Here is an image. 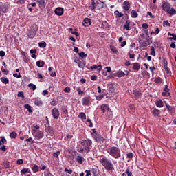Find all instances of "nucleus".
<instances>
[{
	"label": "nucleus",
	"instance_id": "obj_1",
	"mask_svg": "<svg viewBox=\"0 0 176 176\" xmlns=\"http://www.w3.org/2000/svg\"><path fill=\"white\" fill-rule=\"evenodd\" d=\"M99 162L102 164V166H103V167H104L105 170H107V171H112V170L115 169V166H113L112 161H111V160H109V158H107V157L105 156L100 158Z\"/></svg>",
	"mask_w": 176,
	"mask_h": 176
},
{
	"label": "nucleus",
	"instance_id": "obj_2",
	"mask_svg": "<svg viewBox=\"0 0 176 176\" xmlns=\"http://www.w3.org/2000/svg\"><path fill=\"white\" fill-rule=\"evenodd\" d=\"M81 147L80 148L79 152H86V153H89L90 152V148H91V145L93 142L89 139L83 140L80 142Z\"/></svg>",
	"mask_w": 176,
	"mask_h": 176
},
{
	"label": "nucleus",
	"instance_id": "obj_3",
	"mask_svg": "<svg viewBox=\"0 0 176 176\" xmlns=\"http://www.w3.org/2000/svg\"><path fill=\"white\" fill-rule=\"evenodd\" d=\"M162 10L166 12L170 16H174L176 14V10L174 9V7H171V5L168 2H163L162 5Z\"/></svg>",
	"mask_w": 176,
	"mask_h": 176
},
{
	"label": "nucleus",
	"instance_id": "obj_4",
	"mask_svg": "<svg viewBox=\"0 0 176 176\" xmlns=\"http://www.w3.org/2000/svg\"><path fill=\"white\" fill-rule=\"evenodd\" d=\"M107 153L110 155V156H112L114 159H119L121 157V153H120V148L116 147V146H112L109 148L107 150Z\"/></svg>",
	"mask_w": 176,
	"mask_h": 176
},
{
	"label": "nucleus",
	"instance_id": "obj_5",
	"mask_svg": "<svg viewBox=\"0 0 176 176\" xmlns=\"http://www.w3.org/2000/svg\"><path fill=\"white\" fill-rule=\"evenodd\" d=\"M32 134L36 138V140H41V138H43V132L42 131H38L35 129L32 130Z\"/></svg>",
	"mask_w": 176,
	"mask_h": 176
},
{
	"label": "nucleus",
	"instance_id": "obj_6",
	"mask_svg": "<svg viewBox=\"0 0 176 176\" xmlns=\"http://www.w3.org/2000/svg\"><path fill=\"white\" fill-rule=\"evenodd\" d=\"M100 109L103 113H105V112H109V113H112L111 108H109V105L108 104H102L100 106Z\"/></svg>",
	"mask_w": 176,
	"mask_h": 176
},
{
	"label": "nucleus",
	"instance_id": "obj_7",
	"mask_svg": "<svg viewBox=\"0 0 176 176\" xmlns=\"http://www.w3.org/2000/svg\"><path fill=\"white\" fill-rule=\"evenodd\" d=\"M52 116L55 119H58L60 117V111H58V109L57 108H54L52 110Z\"/></svg>",
	"mask_w": 176,
	"mask_h": 176
},
{
	"label": "nucleus",
	"instance_id": "obj_8",
	"mask_svg": "<svg viewBox=\"0 0 176 176\" xmlns=\"http://www.w3.org/2000/svg\"><path fill=\"white\" fill-rule=\"evenodd\" d=\"M93 138L95 140V141H96V142H101L105 140V139H104V138L98 133L94 135Z\"/></svg>",
	"mask_w": 176,
	"mask_h": 176
},
{
	"label": "nucleus",
	"instance_id": "obj_9",
	"mask_svg": "<svg viewBox=\"0 0 176 176\" xmlns=\"http://www.w3.org/2000/svg\"><path fill=\"white\" fill-rule=\"evenodd\" d=\"M131 6V3H130V1H125L123 3L122 8L124 9V10L129 12V10H130Z\"/></svg>",
	"mask_w": 176,
	"mask_h": 176
},
{
	"label": "nucleus",
	"instance_id": "obj_10",
	"mask_svg": "<svg viewBox=\"0 0 176 176\" xmlns=\"http://www.w3.org/2000/svg\"><path fill=\"white\" fill-rule=\"evenodd\" d=\"M55 14L57 16H63L64 14V9L61 7H58L55 10Z\"/></svg>",
	"mask_w": 176,
	"mask_h": 176
},
{
	"label": "nucleus",
	"instance_id": "obj_11",
	"mask_svg": "<svg viewBox=\"0 0 176 176\" xmlns=\"http://www.w3.org/2000/svg\"><path fill=\"white\" fill-rule=\"evenodd\" d=\"M151 113L155 118L160 116V111L156 108L151 109Z\"/></svg>",
	"mask_w": 176,
	"mask_h": 176
},
{
	"label": "nucleus",
	"instance_id": "obj_12",
	"mask_svg": "<svg viewBox=\"0 0 176 176\" xmlns=\"http://www.w3.org/2000/svg\"><path fill=\"white\" fill-rule=\"evenodd\" d=\"M45 131L46 133H47L48 134H50V135H54V130L53 129V128H52V126H48L45 129Z\"/></svg>",
	"mask_w": 176,
	"mask_h": 176
},
{
	"label": "nucleus",
	"instance_id": "obj_13",
	"mask_svg": "<svg viewBox=\"0 0 176 176\" xmlns=\"http://www.w3.org/2000/svg\"><path fill=\"white\" fill-rule=\"evenodd\" d=\"M83 26L84 27H89V25H90L91 24V21H90V19L89 18H85L83 21Z\"/></svg>",
	"mask_w": 176,
	"mask_h": 176
},
{
	"label": "nucleus",
	"instance_id": "obj_14",
	"mask_svg": "<svg viewBox=\"0 0 176 176\" xmlns=\"http://www.w3.org/2000/svg\"><path fill=\"white\" fill-rule=\"evenodd\" d=\"M140 68H141V65L138 63H133V69L134 71H140Z\"/></svg>",
	"mask_w": 176,
	"mask_h": 176
},
{
	"label": "nucleus",
	"instance_id": "obj_15",
	"mask_svg": "<svg viewBox=\"0 0 176 176\" xmlns=\"http://www.w3.org/2000/svg\"><path fill=\"white\" fill-rule=\"evenodd\" d=\"M82 105H89L90 104V100L87 97H85L82 100Z\"/></svg>",
	"mask_w": 176,
	"mask_h": 176
},
{
	"label": "nucleus",
	"instance_id": "obj_16",
	"mask_svg": "<svg viewBox=\"0 0 176 176\" xmlns=\"http://www.w3.org/2000/svg\"><path fill=\"white\" fill-rule=\"evenodd\" d=\"M37 3H38L40 9H45V0H37Z\"/></svg>",
	"mask_w": 176,
	"mask_h": 176
},
{
	"label": "nucleus",
	"instance_id": "obj_17",
	"mask_svg": "<svg viewBox=\"0 0 176 176\" xmlns=\"http://www.w3.org/2000/svg\"><path fill=\"white\" fill-rule=\"evenodd\" d=\"M39 28L38 27V25L33 24L30 28V31H32L33 32L36 33L38 32V30Z\"/></svg>",
	"mask_w": 176,
	"mask_h": 176
},
{
	"label": "nucleus",
	"instance_id": "obj_18",
	"mask_svg": "<svg viewBox=\"0 0 176 176\" xmlns=\"http://www.w3.org/2000/svg\"><path fill=\"white\" fill-rule=\"evenodd\" d=\"M155 105L157 107V108H163V107H164V102H163L162 100H157L155 102Z\"/></svg>",
	"mask_w": 176,
	"mask_h": 176
},
{
	"label": "nucleus",
	"instance_id": "obj_19",
	"mask_svg": "<svg viewBox=\"0 0 176 176\" xmlns=\"http://www.w3.org/2000/svg\"><path fill=\"white\" fill-rule=\"evenodd\" d=\"M116 76H118V78H122L123 76H124V75H126L125 73H124L123 71H118L115 74Z\"/></svg>",
	"mask_w": 176,
	"mask_h": 176
},
{
	"label": "nucleus",
	"instance_id": "obj_20",
	"mask_svg": "<svg viewBox=\"0 0 176 176\" xmlns=\"http://www.w3.org/2000/svg\"><path fill=\"white\" fill-rule=\"evenodd\" d=\"M131 17H132L133 19H137V17H138V13L137 12V11H135V10H133L131 11Z\"/></svg>",
	"mask_w": 176,
	"mask_h": 176
},
{
	"label": "nucleus",
	"instance_id": "obj_21",
	"mask_svg": "<svg viewBox=\"0 0 176 176\" xmlns=\"http://www.w3.org/2000/svg\"><path fill=\"white\" fill-rule=\"evenodd\" d=\"M124 28L127 31H130V21L129 20L126 21L125 24L124 25Z\"/></svg>",
	"mask_w": 176,
	"mask_h": 176
},
{
	"label": "nucleus",
	"instance_id": "obj_22",
	"mask_svg": "<svg viewBox=\"0 0 176 176\" xmlns=\"http://www.w3.org/2000/svg\"><path fill=\"white\" fill-rule=\"evenodd\" d=\"M121 176H133V173L129 170V168L126 169L125 173H122Z\"/></svg>",
	"mask_w": 176,
	"mask_h": 176
},
{
	"label": "nucleus",
	"instance_id": "obj_23",
	"mask_svg": "<svg viewBox=\"0 0 176 176\" xmlns=\"http://www.w3.org/2000/svg\"><path fill=\"white\" fill-rule=\"evenodd\" d=\"M36 35V33L30 30L29 32L28 33V38H35V36Z\"/></svg>",
	"mask_w": 176,
	"mask_h": 176
},
{
	"label": "nucleus",
	"instance_id": "obj_24",
	"mask_svg": "<svg viewBox=\"0 0 176 176\" xmlns=\"http://www.w3.org/2000/svg\"><path fill=\"white\" fill-rule=\"evenodd\" d=\"M166 109H168V112H169L170 113H173L174 107L170 106V104H168L167 103L166 104Z\"/></svg>",
	"mask_w": 176,
	"mask_h": 176
},
{
	"label": "nucleus",
	"instance_id": "obj_25",
	"mask_svg": "<svg viewBox=\"0 0 176 176\" xmlns=\"http://www.w3.org/2000/svg\"><path fill=\"white\" fill-rule=\"evenodd\" d=\"M133 94L135 97H141V96H142L141 91H137V90H133Z\"/></svg>",
	"mask_w": 176,
	"mask_h": 176
},
{
	"label": "nucleus",
	"instance_id": "obj_26",
	"mask_svg": "<svg viewBox=\"0 0 176 176\" xmlns=\"http://www.w3.org/2000/svg\"><path fill=\"white\" fill-rule=\"evenodd\" d=\"M32 170L33 173H38V171H39V166H38V165H36V164H34L32 167Z\"/></svg>",
	"mask_w": 176,
	"mask_h": 176
},
{
	"label": "nucleus",
	"instance_id": "obj_27",
	"mask_svg": "<svg viewBox=\"0 0 176 176\" xmlns=\"http://www.w3.org/2000/svg\"><path fill=\"white\" fill-rule=\"evenodd\" d=\"M3 12V13H6L7 10H8V8H6V6L5 5H1L0 6V12Z\"/></svg>",
	"mask_w": 176,
	"mask_h": 176
},
{
	"label": "nucleus",
	"instance_id": "obj_28",
	"mask_svg": "<svg viewBox=\"0 0 176 176\" xmlns=\"http://www.w3.org/2000/svg\"><path fill=\"white\" fill-rule=\"evenodd\" d=\"M162 82H163V80L160 76L156 77L155 78V82L157 83V85H160V83H162Z\"/></svg>",
	"mask_w": 176,
	"mask_h": 176
},
{
	"label": "nucleus",
	"instance_id": "obj_29",
	"mask_svg": "<svg viewBox=\"0 0 176 176\" xmlns=\"http://www.w3.org/2000/svg\"><path fill=\"white\" fill-rule=\"evenodd\" d=\"M34 104L37 107H42V105H43V102H42V100H36L34 101Z\"/></svg>",
	"mask_w": 176,
	"mask_h": 176
},
{
	"label": "nucleus",
	"instance_id": "obj_30",
	"mask_svg": "<svg viewBox=\"0 0 176 176\" xmlns=\"http://www.w3.org/2000/svg\"><path fill=\"white\" fill-rule=\"evenodd\" d=\"M14 3H16V5H24L25 0H15Z\"/></svg>",
	"mask_w": 176,
	"mask_h": 176
},
{
	"label": "nucleus",
	"instance_id": "obj_31",
	"mask_svg": "<svg viewBox=\"0 0 176 176\" xmlns=\"http://www.w3.org/2000/svg\"><path fill=\"white\" fill-rule=\"evenodd\" d=\"M78 118L82 120H86V114L83 112L80 113Z\"/></svg>",
	"mask_w": 176,
	"mask_h": 176
},
{
	"label": "nucleus",
	"instance_id": "obj_32",
	"mask_svg": "<svg viewBox=\"0 0 176 176\" xmlns=\"http://www.w3.org/2000/svg\"><path fill=\"white\" fill-rule=\"evenodd\" d=\"M24 108L28 109V112L30 113H32V107H31V105H30V104H25L24 105Z\"/></svg>",
	"mask_w": 176,
	"mask_h": 176
},
{
	"label": "nucleus",
	"instance_id": "obj_33",
	"mask_svg": "<svg viewBox=\"0 0 176 176\" xmlns=\"http://www.w3.org/2000/svg\"><path fill=\"white\" fill-rule=\"evenodd\" d=\"M36 65L39 68H42L43 67V65H45V61L43 60L41 62L40 60H38L36 62Z\"/></svg>",
	"mask_w": 176,
	"mask_h": 176
},
{
	"label": "nucleus",
	"instance_id": "obj_34",
	"mask_svg": "<svg viewBox=\"0 0 176 176\" xmlns=\"http://www.w3.org/2000/svg\"><path fill=\"white\" fill-rule=\"evenodd\" d=\"M1 80L2 83H4L5 85H8V83H9V79L8 78L2 77Z\"/></svg>",
	"mask_w": 176,
	"mask_h": 176
},
{
	"label": "nucleus",
	"instance_id": "obj_35",
	"mask_svg": "<svg viewBox=\"0 0 176 176\" xmlns=\"http://www.w3.org/2000/svg\"><path fill=\"white\" fill-rule=\"evenodd\" d=\"M28 87H30L31 90H36V85H35V84L30 83L28 84Z\"/></svg>",
	"mask_w": 176,
	"mask_h": 176
},
{
	"label": "nucleus",
	"instance_id": "obj_36",
	"mask_svg": "<svg viewBox=\"0 0 176 176\" xmlns=\"http://www.w3.org/2000/svg\"><path fill=\"white\" fill-rule=\"evenodd\" d=\"M3 167H5V168H9L10 166V164L9 162L8 161H4L3 162Z\"/></svg>",
	"mask_w": 176,
	"mask_h": 176
},
{
	"label": "nucleus",
	"instance_id": "obj_37",
	"mask_svg": "<svg viewBox=\"0 0 176 176\" xmlns=\"http://www.w3.org/2000/svg\"><path fill=\"white\" fill-rule=\"evenodd\" d=\"M10 138L15 139L17 138V133L16 132H12L10 133Z\"/></svg>",
	"mask_w": 176,
	"mask_h": 176
},
{
	"label": "nucleus",
	"instance_id": "obj_38",
	"mask_svg": "<svg viewBox=\"0 0 176 176\" xmlns=\"http://www.w3.org/2000/svg\"><path fill=\"white\" fill-rule=\"evenodd\" d=\"M78 65L79 68H82V69H84L85 66V63L80 60L78 61Z\"/></svg>",
	"mask_w": 176,
	"mask_h": 176
},
{
	"label": "nucleus",
	"instance_id": "obj_39",
	"mask_svg": "<svg viewBox=\"0 0 176 176\" xmlns=\"http://www.w3.org/2000/svg\"><path fill=\"white\" fill-rule=\"evenodd\" d=\"M69 30L73 35H75L76 36H79V34L78 33V32L73 31L72 28H70Z\"/></svg>",
	"mask_w": 176,
	"mask_h": 176
},
{
	"label": "nucleus",
	"instance_id": "obj_40",
	"mask_svg": "<svg viewBox=\"0 0 176 176\" xmlns=\"http://www.w3.org/2000/svg\"><path fill=\"white\" fill-rule=\"evenodd\" d=\"M114 14H116V16H118V17H123V16H124V14H122V12H120L118 10L114 12Z\"/></svg>",
	"mask_w": 176,
	"mask_h": 176
},
{
	"label": "nucleus",
	"instance_id": "obj_41",
	"mask_svg": "<svg viewBox=\"0 0 176 176\" xmlns=\"http://www.w3.org/2000/svg\"><path fill=\"white\" fill-rule=\"evenodd\" d=\"M163 63H164V69H168V68L167 67L168 62H167V60L166 58L163 59Z\"/></svg>",
	"mask_w": 176,
	"mask_h": 176
},
{
	"label": "nucleus",
	"instance_id": "obj_42",
	"mask_svg": "<svg viewBox=\"0 0 176 176\" xmlns=\"http://www.w3.org/2000/svg\"><path fill=\"white\" fill-rule=\"evenodd\" d=\"M39 47H41L42 49H45L46 47V43L45 42H41L38 43Z\"/></svg>",
	"mask_w": 176,
	"mask_h": 176
},
{
	"label": "nucleus",
	"instance_id": "obj_43",
	"mask_svg": "<svg viewBox=\"0 0 176 176\" xmlns=\"http://www.w3.org/2000/svg\"><path fill=\"white\" fill-rule=\"evenodd\" d=\"M60 155V151H56V153H53L54 157H56L57 160H58V155Z\"/></svg>",
	"mask_w": 176,
	"mask_h": 176
},
{
	"label": "nucleus",
	"instance_id": "obj_44",
	"mask_svg": "<svg viewBox=\"0 0 176 176\" xmlns=\"http://www.w3.org/2000/svg\"><path fill=\"white\" fill-rule=\"evenodd\" d=\"M91 10H94V9H96V1H94V0H91Z\"/></svg>",
	"mask_w": 176,
	"mask_h": 176
},
{
	"label": "nucleus",
	"instance_id": "obj_45",
	"mask_svg": "<svg viewBox=\"0 0 176 176\" xmlns=\"http://www.w3.org/2000/svg\"><path fill=\"white\" fill-rule=\"evenodd\" d=\"M77 162H78V163H79L80 164H82V163H83V160H82V157L81 156H78L77 157Z\"/></svg>",
	"mask_w": 176,
	"mask_h": 176
},
{
	"label": "nucleus",
	"instance_id": "obj_46",
	"mask_svg": "<svg viewBox=\"0 0 176 176\" xmlns=\"http://www.w3.org/2000/svg\"><path fill=\"white\" fill-rule=\"evenodd\" d=\"M78 54L81 58H86L87 57V54H85L83 52H80Z\"/></svg>",
	"mask_w": 176,
	"mask_h": 176
},
{
	"label": "nucleus",
	"instance_id": "obj_47",
	"mask_svg": "<svg viewBox=\"0 0 176 176\" xmlns=\"http://www.w3.org/2000/svg\"><path fill=\"white\" fill-rule=\"evenodd\" d=\"M150 50H151V56H156V52H155V47H151Z\"/></svg>",
	"mask_w": 176,
	"mask_h": 176
},
{
	"label": "nucleus",
	"instance_id": "obj_48",
	"mask_svg": "<svg viewBox=\"0 0 176 176\" xmlns=\"http://www.w3.org/2000/svg\"><path fill=\"white\" fill-rule=\"evenodd\" d=\"M74 136L72 135H69V134H67L65 138V140L66 141H69V140H72V138H73Z\"/></svg>",
	"mask_w": 176,
	"mask_h": 176
},
{
	"label": "nucleus",
	"instance_id": "obj_49",
	"mask_svg": "<svg viewBox=\"0 0 176 176\" xmlns=\"http://www.w3.org/2000/svg\"><path fill=\"white\" fill-rule=\"evenodd\" d=\"M110 49L111 50V52H113V53H118V50L116 49V47H115L114 46H110Z\"/></svg>",
	"mask_w": 176,
	"mask_h": 176
},
{
	"label": "nucleus",
	"instance_id": "obj_50",
	"mask_svg": "<svg viewBox=\"0 0 176 176\" xmlns=\"http://www.w3.org/2000/svg\"><path fill=\"white\" fill-rule=\"evenodd\" d=\"M87 122L88 123V127H93V122H91V120H90V118H88Z\"/></svg>",
	"mask_w": 176,
	"mask_h": 176
},
{
	"label": "nucleus",
	"instance_id": "obj_51",
	"mask_svg": "<svg viewBox=\"0 0 176 176\" xmlns=\"http://www.w3.org/2000/svg\"><path fill=\"white\" fill-rule=\"evenodd\" d=\"M170 94H171L170 92H165V91H164V92L162 93V96L163 97H168V96H170Z\"/></svg>",
	"mask_w": 176,
	"mask_h": 176
},
{
	"label": "nucleus",
	"instance_id": "obj_52",
	"mask_svg": "<svg viewBox=\"0 0 176 176\" xmlns=\"http://www.w3.org/2000/svg\"><path fill=\"white\" fill-rule=\"evenodd\" d=\"M160 32V30H159V28H157L155 32H151V35H157Z\"/></svg>",
	"mask_w": 176,
	"mask_h": 176
},
{
	"label": "nucleus",
	"instance_id": "obj_53",
	"mask_svg": "<svg viewBox=\"0 0 176 176\" xmlns=\"http://www.w3.org/2000/svg\"><path fill=\"white\" fill-rule=\"evenodd\" d=\"M77 91L78 94H85V91H82L79 87H77Z\"/></svg>",
	"mask_w": 176,
	"mask_h": 176
},
{
	"label": "nucleus",
	"instance_id": "obj_54",
	"mask_svg": "<svg viewBox=\"0 0 176 176\" xmlns=\"http://www.w3.org/2000/svg\"><path fill=\"white\" fill-rule=\"evenodd\" d=\"M63 91H65V93H70L71 92V87H67L64 89Z\"/></svg>",
	"mask_w": 176,
	"mask_h": 176
},
{
	"label": "nucleus",
	"instance_id": "obj_55",
	"mask_svg": "<svg viewBox=\"0 0 176 176\" xmlns=\"http://www.w3.org/2000/svg\"><path fill=\"white\" fill-rule=\"evenodd\" d=\"M164 91L166 93H170V89H168V85H166L164 88Z\"/></svg>",
	"mask_w": 176,
	"mask_h": 176
},
{
	"label": "nucleus",
	"instance_id": "obj_56",
	"mask_svg": "<svg viewBox=\"0 0 176 176\" xmlns=\"http://www.w3.org/2000/svg\"><path fill=\"white\" fill-rule=\"evenodd\" d=\"M107 25H108V23H107V21H104L103 22H102V28H107Z\"/></svg>",
	"mask_w": 176,
	"mask_h": 176
},
{
	"label": "nucleus",
	"instance_id": "obj_57",
	"mask_svg": "<svg viewBox=\"0 0 176 176\" xmlns=\"http://www.w3.org/2000/svg\"><path fill=\"white\" fill-rule=\"evenodd\" d=\"M17 96L18 97H21L22 98H24V92H23V91L18 92Z\"/></svg>",
	"mask_w": 176,
	"mask_h": 176
},
{
	"label": "nucleus",
	"instance_id": "obj_58",
	"mask_svg": "<svg viewBox=\"0 0 176 176\" xmlns=\"http://www.w3.org/2000/svg\"><path fill=\"white\" fill-rule=\"evenodd\" d=\"M21 173L24 175L26 173H30V170H28V168H23V170H21Z\"/></svg>",
	"mask_w": 176,
	"mask_h": 176
},
{
	"label": "nucleus",
	"instance_id": "obj_59",
	"mask_svg": "<svg viewBox=\"0 0 176 176\" xmlns=\"http://www.w3.org/2000/svg\"><path fill=\"white\" fill-rule=\"evenodd\" d=\"M25 141H27L28 142H30V144H34V142H35V141H34L32 140V138H30L28 139H26Z\"/></svg>",
	"mask_w": 176,
	"mask_h": 176
},
{
	"label": "nucleus",
	"instance_id": "obj_60",
	"mask_svg": "<svg viewBox=\"0 0 176 176\" xmlns=\"http://www.w3.org/2000/svg\"><path fill=\"white\" fill-rule=\"evenodd\" d=\"M45 176H54L53 174H52L50 171H47L44 173Z\"/></svg>",
	"mask_w": 176,
	"mask_h": 176
},
{
	"label": "nucleus",
	"instance_id": "obj_61",
	"mask_svg": "<svg viewBox=\"0 0 176 176\" xmlns=\"http://www.w3.org/2000/svg\"><path fill=\"white\" fill-rule=\"evenodd\" d=\"M164 25H166V27H170L171 24L168 22V21H164Z\"/></svg>",
	"mask_w": 176,
	"mask_h": 176
},
{
	"label": "nucleus",
	"instance_id": "obj_62",
	"mask_svg": "<svg viewBox=\"0 0 176 176\" xmlns=\"http://www.w3.org/2000/svg\"><path fill=\"white\" fill-rule=\"evenodd\" d=\"M50 104L52 106V107H56V105H57V101L56 100H52L50 103Z\"/></svg>",
	"mask_w": 176,
	"mask_h": 176
},
{
	"label": "nucleus",
	"instance_id": "obj_63",
	"mask_svg": "<svg viewBox=\"0 0 176 176\" xmlns=\"http://www.w3.org/2000/svg\"><path fill=\"white\" fill-rule=\"evenodd\" d=\"M126 157L128 159H133V154L132 153H129L127 155H126Z\"/></svg>",
	"mask_w": 176,
	"mask_h": 176
},
{
	"label": "nucleus",
	"instance_id": "obj_64",
	"mask_svg": "<svg viewBox=\"0 0 176 176\" xmlns=\"http://www.w3.org/2000/svg\"><path fill=\"white\" fill-rule=\"evenodd\" d=\"M173 37H169L168 38L170 40V41H176V35L175 34H173L172 35Z\"/></svg>",
	"mask_w": 176,
	"mask_h": 176
}]
</instances>
